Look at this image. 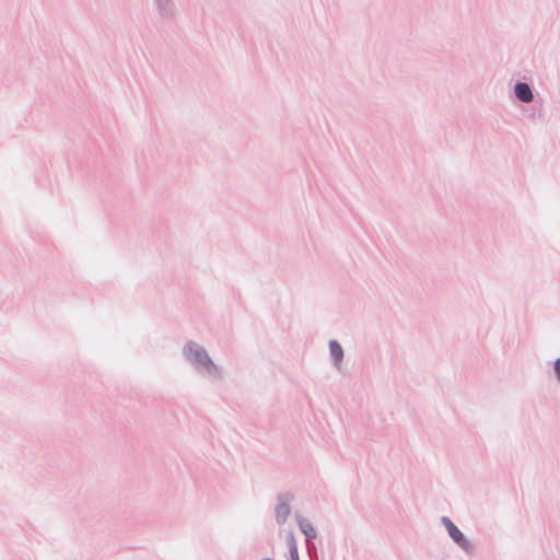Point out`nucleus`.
<instances>
[{
	"label": "nucleus",
	"instance_id": "1",
	"mask_svg": "<svg viewBox=\"0 0 560 560\" xmlns=\"http://www.w3.org/2000/svg\"><path fill=\"white\" fill-rule=\"evenodd\" d=\"M515 94L522 102H530L533 98L530 88L526 83H517L515 85Z\"/></svg>",
	"mask_w": 560,
	"mask_h": 560
},
{
	"label": "nucleus",
	"instance_id": "2",
	"mask_svg": "<svg viewBox=\"0 0 560 560\" xmlns=\"http://www.w3.org/2000/svg\"><path fill=\"white\" fill-rule=\"evenodd\" d=\"M443 523L445 524L450 536L458 544H462L465 541L464 536L462 532L452 523L451 520L444 517Z\"/></svg>",
	"mask_w": 560,
	"mask_h": 560
},
{
	"label": "nucleus",
	"instance_id": "3",
	"mask_svg": "<svg viewBox=\"0 0 560 560\" xmlns=\"http://www.w3.org/2000/svg\"><path fill=\"white\" fill-rule=\"evenodd\" d=\"M330 353L335 359L336 363H340L343 352L340 345L337 341H330L329 343Z\"/></svg>",
	"mask_w": 560,
	"mask_h": 560
},
{
	"label": "nucleus",
	"instance_id": "4",
	"mask_svg": "<svg viewBox=\"0 0 560 560\" xmlns=\"http://www.w3.org/2000/svg\"><path fill=\"white\" fill-rule=\"evenodd\" d=\"M288 514H289V508L287 504H282L280 506H278L277 515H278V517L282 516V520H281L282 522L285 520Z\"/></svg>",
	"mask_w": 560,
	"mask_h": 560
},
{
	"label": "nucleus",
	"instance_id": "5",
	"mask_svg": "<svg viewBox=\"0 0 560 560\" xmlns=\"http://www.w3.org/2000/svg\"><path fill=\"white\" fill-rule=\"evenodd\" d=\"M303 532L307 537H314L315 536V529L311 525H306L303 527Z\"/></svg>",
	"mask_w": 560,
	"mask_h": 560
},
{
	"label": "nucleus",
	"instance_id": "6",
	"mask_svg": "<svg viewBox=\"0 0 560 560\" xmlns=\"http://www.w3.org/2000/svg\"><path fill=\"white\" fill-rule=\"evenodd\" d=\"M291 560H299V555L295 546H291L290 548Z\"/></svg>",
	"mask_w": 560,
	"mask_h": 560
},
{
	"label": "nucleus",
	"instance_id": "7",
	"mask_svg": "<svg viewBox=\"0 0 560 560\" xmlns=\"http://www.w3.org/2000/svg\"><path fill=\"white\" fill-rule=\"evenodd\" d=\"M555 372L557 374L558 380L560 381V359H557L555 362Z\"/></svg>",
	"mask_w": 560,
	"mask_h": 560
}]
</instances>
